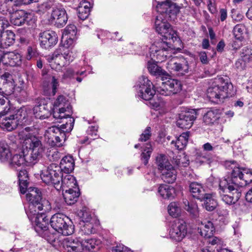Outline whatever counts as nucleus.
Segmentation results:
<instances>
[{"label":"nucleus","instance_id":"13","mask_svg":"<svg viewBox=\"0 0 252 252\" xmlns=\"http://www.w3.org/2000/svg\"><path fill=\"white\" fill-rule=\"evenodd\" d=\"M161 86L158 88V92L163 95H171L176 94L182 90V85L178 80L171 79L167 75L162 77Z\"/></svg>","mask_w":252,"mask_h":252},{"label":"nucleus","instance_id":"52","mask_svg":"<svg viewBox=\"0 0 252 252\" xmlns=\"http://www.w3.org/2000/svg\"><path fill=\"white\" fill-rule=\"evenodd\" d=\"M246 27L243 24H237L233 29V34L236 39H244Z\"/></svg>","mask_w":252,"mask_h":252},{"label":"nucleus","instance_id":"4","mask_svg":"<svg viewBox=\"0 0 252 252\" xmlns=\"http://www.w3.org/2000/svg\"><path fill=\"white\" fill-rule=\"evenodd\" d=\"M172 42L163 41V39H161V41L153 44L150 48L149 52L152 60L156 62H162L171 57V54L174 53L176 49H180L176 47V43L173 44Z\"/></svg>","mask_w":252,"mask_h":252},{"label":"nucleus","instance_id":"5","mask_svg":"<svg viewBox=\"0 0 252 252\" xmlns=\"http://www.w3.org/2000/svg\"><path fill=\"white\" fill-rule=\"evenodd\" d=\"M26 191L27 199L29 202V209L26 211V213H29L31 216V213H34V212L37 210L45 212L51 210V206L49 201L46 199H42L41 192L37 188H27Z\"/></svg>","mask_w":252,"mask_h":252},{"label":"nucleus","instance_id":"9","mask_svg":"<svg viewBox=\"0 0 252 252\" xmlns=\"http://www.w3.org/2000/svg\"><path fill=\"white\" fill-rule=\"evenodd\" d=\"M40 177L42 181L47 185H53L59 190V186L63 177V173L59 165L50 164L46 169L41 171Z\"/></svg>","mask_w":252,"mask_h":252},{"label":"nucleus","instance_id":"48","mask_svg":"<svg viewBox=\"0 0 252 252\" xmlns=\"http://www.w3.org/2000/svg\"><path fill=\"white\" fill-rule=\"evenodd\" d=\"M82 251L83 250L86 251H92L96 247L97 249H99L98 245L100 242L99 240L95 239H90L85 240L82 241Z\"/></svg>","mask_w":252,"mask_h":252},{"label":"nucleus","instance_id":"38","mask_svg":"<svg viewBox=\"0 0 252 252\" xmlns=\"http://www.w3.org/2000/svg\"><path fill=\"white\" fill-rule=\"evenodd\" d=\"M189 137V132H184L181 134L176 141H172L171 143L178 150H183L188 142Z\"/></svg>","mask_w":252,"mask_h":252},{"label":"nucleus","instance_id":"21","mask_svg":"<svg viewBox=\"0 0 252 252\" xmlns=\"http://www.w3.org/2000/svg\"><path fill=\"white\" fill-rule=\"evenodd\" d=\"M52 22L58 28L63 27L67 23L68 18L65 10L62 7L53 9L51 14Z\"/></svg>","mask_w":252,"mask_h":252},{"label":"nucleus","instance_id":"2","mask_svg":"<svg viewBox=\"0 0 252 252\" xmlns=\"http://www.w3.org/2000/svg\"><path fill=\"white\" fill-rule=\"evenodd\" d=\"M25 139L26 144H29V150L27 152L22 150L19 153L12 155L8 163L9 166L14 169L22 166H32L36 163L42 158L45 149L41 141L35 136H31L30 134L26 135Z\"/></svg>","mask_w":252,"mask_h":252},{"label":"nucleus","instance_id":"49","mask_svg":"<svg viewBox=\"0 0 252 252\" xmlns=\"http://www.w3.org/2000/svg\"><path fill=\"white\" fill-rule=\"evenodd\" d=\"M157 165L158 170L160 172L163 171L164 169H167L168 167L172 168V165L166 159L164 155H160L157 157L156 158Z\"/></svg>","mask_w":252,"mask_h":252},{"label":"nucleus","instance_id":"47","mask_svg":"<svg viewBox=\"0 0 252 252\" xmlns=\"http://www.w3.org/2000/svg\"><path fill=\"white\" fill-rule=\"evenodd\" d=\"M173 162L179 169H182V167H186L189 165V159L188 157L184 154L174 157Z\"/></svg>","mask_w":252,"mask_h":252},{"label":"nucleus","instance_id":"31","mask_svg":"<svg viewBox=\"0 0 252 252\" xmlns=\"http://www.w3.org/2000/svg\"><path fill=\"white\" fill-rule=\"evenodd\" d=\"M15 41V34L13 32L7 30L3 32L0 40V47L6 48L12 45Z\"/></svg>","mask_w":252,"mask_h":252},{"label":"nucleus","instance_id":"63","mask_svg":"<svg viewBox=\"0 0 252 252\" xmlns=\"http://www.w3.org/2000/svg\"><path fill=\"white\" fill-rule=\"evenodd\" d=\"M1 79L2 80V83H7L8 82H15L13 76L8 72L4 73L1 76Z\"/></svg>","mask_w":252,"mask_h":252},{"label":"nucleus","instance_id":"18","mask_svg":"<svg viewBox=\"0 0 252 252\" xmlns=\"http://www.w3.org/2000/svg\"><path fill=\"white\" fill-rule=\"evenodd\" d=\"M167 68L170 71H176L182 74L187 73L189 66L188 61L184 58H173L166 63Z\"/></svg>","mask_w":252,"mask_h":252},{"label":"nucleus","instance_id":"44","mask_svg":"<svg viewBox=\"0 0 252 252\" xmlns=\"http://www.w3.org/2000/svg\"><path fill=\"white\" fill-rule=\"evenodd\" d=\"M207 27L208 32L207 33L206 32L207 37V39H206V49L209 47L210 43L212 45H216L218 41V36L214 28L209 26Z\"/></svg>","mask_w":252,"mask_h":252},{"label":"nucleus","instance_id":"8","mask_svg":"<svg viewBox=\"0 0 252 252\" xmlns=\"http://www.w3.org/2000/svg\"><path fill=\"white\" fill-rule=\"evenodd\" d=\"M72 223L68 217L61 213L52 216L50 220L51 227L63 235H69L73 233L74 227Z\"/></svg>","mask_w":252,"mask_h":252},{"label":"nucleus","instance_id":"28","mask_svg":"<svg viewBox=\"0 0 252 252\" xmlns=\"http://www.w3.org/2000/svg\"><path fill=\"white\" fill-rule=\"evenodd\" d=\"M12 155L10 146L4 141L0 142V161L8 164Z\"/></svg>","mask_w":252,"mask_h":252},{"label":"nucleus","instance_id":"19","mask_svg":"<svg viewBox=\"0 0 252 252\" xmlns=\"http://www.w3.org/2000/svg\"><path fill=\"white\" fill-rule=\"evenodd\" d=\"M39 40L42 48L48 49L57 43L58 37L55 32L46 31L40 33Z\"/></svg>","mask_w":252,"mask_h":252},{"label":"nucleus","instance_id":"55","mask_svg":"<svg viewBox=\"0 0 252 252\" xmlns=\"http://www.w3.org/2000/svg\"><path fill=\"white\" fill-rule=\"evenodd\" d=\"M15 87V82L3 83L2 84V88L0 89V90H2V93L8 95L13 92Z\"/></svg>","mask_w":252,"mask_h":252},{"label":"nucleus","instance_id":"11","mask_svg":"<svg viewBox=\"0 0 252 252\" xmlns=\"http://www.w3.org/2000/svg\"><path fill=\"white\" fill-rule=\"evenodd\" d=\"M155 29L156 31L162 37L161 39L168 40L172 42L180 43V40L177 37L176 32L171 27L170 25L162 20V17L161 15L157 16L155 21Z\"/></svg>","mask_w":252,"mask_h":252},{"label":"nucleus","instance_id":"39","mask_svg":"<svg viewBox=\"0 0 252 252\" xmlns=\"http://www.w3.org/2000/svg\"><path fill=\"white\" fill-rule=\"evenodd\" d=\"M221 110L217 108H211L206 112V123H213L220 118Z\"/></svg>","mask_w":252,"mask_h":252},{"label":"nucleus","instance_id":"27","mask_svg":"<svg viewBox=\"0 0 252 252\" xmlns=\"http://www.w3.org/2000/svg\"><path fill=\"white\" fill-rule=\"evenodd\" d=\"M80 194L78 187H75L74 189L69 188L64 190L63 193L65 203L69 205L75 204L77 202Z\"/></svg>","mask_w":252,"mask_h":252},{"label":"nucleus","instance_id":"43","mask_svg":"<svg viewBox=\"0 0 252 252\" xmlns=\"http://www.w3.org/2000/svg\"><path fill=\"white\" fill-rule=\"evenodd\" d=\"M10 101L5 96L0 95V115H5L11 113L12 108L9 105Z\"/></svg>","mask_w":252,"mask_h":252},{"label":"nucleus","instance_id":"3","mask_svg":"<svg viewBox=\"0 0 252 252\" xmlns=\"http://www.w3.org/2000/svg\"><path fill=\"white\" fill-rule=\"evenodd\" d=\"M207 96L209 100L215 104H220L231 94L233 89L232 83L227 78L218 77L209 80Z\"/></svg>","mask_w":252,"mask_h":252},{"label":"nucleus","instance_id":"37","mask_svg":"<svg viewBox=\"0 0 252 252\" xmlns=\"http://www.w3.org/2000/svg\"><path fill=\"white\" fill-rule=\"evenodd\" d=\"M158 192L164 199H170L175 194V189L172 186L167 185H161L158 189Z\"/></svg>","mask_w":252,"mask_h":252},{"label":"nucleus","instance_id":"46","mask_svg":"<svg viewBox=\"0 0 252 252\" xmlns=\"http://www.w3.org/2000/svg\"><path fill=\"white\" fill-rule=\"evenodd\" d=\"M78 215L80 219L79 222L85 223L91 221L92 220H97L95 217L92 216L89 209L86 207L80 210L78 212Z\"/></svg>","mask_w":252,"mask_h":252},{"label":"nucleus","instance_id":"45","mask_svg":"<svg viewBox=\"0 0 252 252\" xmlns=\"http://www.w3.org/2000/svg\"><path fill=\"white\" fill-rule=\"evenodd\" d=\"M41 235L53 246L58 247L60 246V240L59 239L57 234L51 233L47 230L43 234H41Z\"/></svg>","mask_w":252,"mask_h":252},{"label":"nucleus","instance_id":"7","mask_svg":"<svg viewBox=\"0 0 252 252\" xmlns=\"http://www.w3.org/2000/svg\"><path fill=\"white\" fill-rule=\"evenodd\" d=\"M46 60L52 69L60 70L70 63V51L64 46H60L52 55L47 56Z\"/></svg>","mask_w":252,"mask_h":252},{"label":"nucleus","instance_id":"17","mask_svg":"<svg viewBox=\"0 0 252 252\" xmlns=\"http://www.w3.org/2000/svg\"><path fill=\"white\" fill-rule=\"evenodd\" d=\"M200 110L192 109L180 114L176 122L177 126L183 129H189L191 127L196 118L197 111Z\"/></svg>","mask_w":252,"mask_h":252},{"label":"nucleus","instance_id":"35","mask_svg":"<svg viewBox=\"0 0 252 252\" xmlns=\"http://www.w3.org/2000/svg\"><path fill=\"white\" fill-rule=\"evenodd\" d=\"M98 220H92L87 222H79L81 231L85 235H90L96 232V226L97 225Z\"/></svg>","mask_w":252,"mask_h":252},{"label":"nucleus","instance_id":"62","mask_svg":"<svg viewBox=\"0 0 252 252\" xmlns=\"http://www.w3.org/2000/svg\"><path fill=\"white\" fill-rule=\"evenodd\" d=\"M207 7L208 10L212 14H216L217 12L216 0H208Z\"/></svg>","mask_w":252,"mask_h":252},{"label":"nucleus","instance_id":"60","mask_svg":"<svg viewBox=\"0 0 252 252\" xmlns=\"http://www.w3.org/2000/svg\"><path fill=\"white\" fill-rule=\"evenodd\" d=\"M97 37L99 39H101L102 40L104 39L105 37L106 38H109L111 36V38H113L114 40H120L121 38H117L116 37L114 38L113 36L111 35V34L109 32L107 31H100L98 32V33L97 34Z\"/></svg>","mask_w":252,"mask_h":252},{"label":"nucleus","instance_id":"15","mask_svg":"<svg viewBox=\"0 0 252 252\" xmlns=\"http://www.w3.org/2000/svg\"><path fill=\"white\" fill-rule=\"evenodd\" d=\"M187 234L186 222L183 220H174L169 230L170 238L176 242L181 241Z\"/></svg>","mask_w":252,"mask_h":252},{"label":"nucleus","instance_id":"10","mask_svg":"<svg viewBox=\"0 0 252 252\" xmlns=\"http://www.w3.org/2000/svg\"><path fill=\"white\" fill-rule=\"evenodd\" d=\"M72 113V107L68 99L63 95H59L53 103V116L55 119L70 117Z\"/></svg>","mask_w":252,"mask_h":252},{"label":"nucleus","instance_id":"57","mask_svg":"<svg viewBox=\"0 0 252 252\" xmlns=\"http://www.w3.org/2000/svg\"><path fill=\"white\" fill-rule=\"evenodd\" d=\"M86 71L85 70L79 71H75L71 68H68L67 69L66 72L64 73L63 77L64 78H75V76L78 75H83L85 74Z\"/></svg>","mask_w":252,"mask_h":252},{"label":"nucleus","instance_id":"58","mask_svg":"<svg viewBox=\"0 0 252 252\" xmlns=\"http://www.w3.org/2000/svg\"><path fill=\"white\" fill-rule=\"evenodd\" d=\"M151 135V127L150 126H147L140 135L139 141L142 142L146 141L150 139Z\"/></svg>","mask_w":252,"mask_h":252},{"label":"nucleus","instance_id":"16","mask_svg":"<svg viewBox=\"0 0 252 252\" xmlns=\"http://www.w3.org/2000/svg\"><path fill=\"white\" fill-rule=\"evenodd\" d=\"M23 111L21 110L17 111L15 114L10 115L9 117H5L0 121V126L2 128L8 131L15 129L21 123V120L25 117V113L22 118Z\"/></svg>","mask_w":252,"mask_h":252},{"label":"nucleus","instance_id":"6","mask_svg":"<svg viewBox=\"0 0 252 252\" xmlns=\"http://www.w3.org/2000/svg\"><path fill=\"white\" fill-rule=\"evenodd\" d=\"M74 119L70 118L65 124L60 127L52 126L49 127L45 132V136L48 139V142L52 146H59L62 140H65L66 133H69L73 129Z\"/></svg>","mask_w":252,"mask_h":252},{"label":"nucleus","instance_id":"40","mask_svg":"<svg viewBox=\"0 0 252 252\" xmlns=\"http://www.w3.org/2000/svg\"><path fill=\"white\" fill-rule=\"evenodd\" d=\"M218 206L215 193H206V210L215 211Z\"/></svg>","mask_w":252,"mask_h":252},{"label":"nucleus","instance_id":"53","mask_svg":"<svg viewBox=\"0 0 252 252\" xmlns=\"http://www.w3.org/2000/svg\"><path fill=\"white\" fill-rule=\"evenodd\" d=\"M153 149L152 146L150 144H147L145 149L141 155V159L145 165H146L151 156Z\"/></svg>","mask_w":252,"mask_h":252},{"label":"nucleus","instance_id":"22","mask_svg":"<svg viewBox=\"0 0 252 252\" xmlns=\"http://www.w3.org/2000/svg\"><path fill=\"white\" fill-rule=\"evenodd\" d=\"M44 101V98H38L35 100L36 104L33 107V111L35 117L37 119H45L51 115L47 104L45 103Z\"/></svg>","mask_w":252,"mask_h":252},{"label":"nucleus","instance_id":"25","mask_svg":"<svg viewBox=\"0 0 252 252\" xmlns=\"http://www.w3.org/2000/svg\"><path fill=\"white\" fill-rule=\"evenodd\" d=\"M11 22L15 26H21L27 20L29 14L23 10H18L15 7L14 11L10 13Z\"/></svg>","mask_w":252,"mask_h":252},{"label":"nucleus","instance_id":"36","mask_svg":"<svg viewBox=\"0 0 252 252\" xmlns=\"http://www.w3.org/2000/svg\"><path fill=\"white\" fill-rule=\"evenodd\" d=\"M161 173V179L166 183L172 184L175 182L177 177V172L172 166V168L168 167L164 169Z\"/></svg>","mask_w":252,"mask_h":252},{"label":"nucleus","instance_id":"20","mask_svg":"<svg viewBox=\"0 0 252 252\" xmlns=\"http://www.w3.org/2000/svg\"><path fill=\"white\" fill-rule=\"evenodd\" d=\"M180 6L170 0L158 2L156 6L157 11L161 14L176 15L180 11Z\"/></svg>","mask_w":252,"mask_h":252},{"label":"nucleus","instance_id":"41","mask_svg":"<svg viewBox=\"0 0 252 252\" xmlns=\"http://www.w3.org/2000/svg\"><path fill=\"white\" fill-rule=\"evenodd\" d=\"M148 69L150 73L153 75L161 76V78L167 76L166 72L155 63L149 62Z\"/></svg>","mask_w":252,"mask_h":252},{"label":"nucleus","instance_id":"54","mask_svg":"<svg viewBox=\"0 0 252 252\" xmlns=\"http://www.w3.org/2000/svg\"><path fill=\"white\" fill-rule=\"evenodd\" d=\"M38 56L37 49L35 46H29L27 48L26 58L28 60L35 59Z\"/></svg>","mask_w":252,"mask_h":252},{"label":"nucleus","instance_id":"29","mask_svg":"<svg viewBox=\"0 0 252 252\" xmlns=\"http://www.w3.org/2000/svg\"><path fill=\"white\" fill-rule=\"evenodd\" d=\"M65 174L64 176L63 174V177H62L60 185L59 186V189H62L63 191L66 189V188L74 189L75 187H78L75 177L69 173Z\"/></svg>","mask_w":252,"mask_h":252},{"label":"nucleus","instance_id":"33","mask_svg":"<svg viewBox=\"0 0 252 252\" xmlns=\"http://www.w3.org/2000/svg\"><path fill=\"white\" fill-rule=\"evenodd\" d=\"M91 3L86 0L80 1L77 8L78 16L82 20L86 19L89 14L91 8Z\"/></svg>","mask_w":252,"mask_h":252},{"label":"nucleus","instance_id":"32","mask_svg":"<svg viewBox=\"0 0 252 252\" xmlns=\"http://www.w3.org/2000/svg\"><path fill=\"white\" fill-rule=\"evenodd\" d=\"M59 167L61 168V172L64 173H70L74 170V161L71 156L64 157L60 162Z\"/></svg>","mask_w":252,"mask_h":252},{"label":"nucleus","instance_id":"51","mask_svg":"<svg viewBox=\"0 0 252 252\" xmlns=\"http://www.w3.org/2000/svg\"><path fill=\"white\" fill-rule=\"evenodd\" d=\"M168 212L173 218L178 217L181 213V209L176 202H171L168 207Z\"/></svg>","mask_w":252,"mask_h":252},{"label":"nucleus","instance_id":"64","mask_svg":"<svg viewBox=\"0 0 252 252\" xmlns=\"http://www.w3.org/2000/svg\"><path fill=\"white\" fill-rule=\"evenodd\" d=\"M244 39H236L233 41L232 46L234 49H239L243 45L242 42L244 41Z\"/></svg>","mask_w":252,"mask_h":252},{"label":"nucleus","instance_id":"59","mask_svg":"<svg viewBox=\"0 0 252 252\" xmlns=\"http://www.w3.org/2000/svg\"><path fill=\"white\" fill-rule=\"evenodd\" d=\"M77 32V29L74 25H69L65 29L63 34L65 36H74Z\"/></svg>","mask_w":252,"mask_h":252},{"label":"nucleus","instance_id":"61","mask_svg":"<svg viewBox=\"0 0 252 252\" xmlns=\"http://www.w3.org/2000/svg\"><path fill=\"white\" fill-rule=\"evenodd\" d=\"M112 252H132V251L123 245L119 244L112 248Z\"/></svg>","mask_w":252,"mask_h":252},{"label":"nucleus","instance_id":"23","mask_svg":"<svg viewBox=\"0 0 252 252\" xmlns=\"http://www.w3.org/2000/svg\"><path fill=\"white\" fill-rule=\"evenodd\" d=\"M25 0H0V12L5 15L14 11L15 7L25 3Z\"/></svg>","mask_w":252,"mask_h":252},{"label":"nucleus","instance_id":"30","mask_svg":"<svg viewBox=\"0 0 252 252\" xmlns=\"http://www.w3.org/2000/svg\"><path fill=\"white\" fill-rule=\"evenodd\" d=\"M189 190L193 197L200 201L205 199V189L203 186L197 183L192 182L189 185Z\"/></svg>","mask_w":252,"mask_h":252},{"label":"nucleus","instance_id":"50","mask_svg":"<svg viewBox=\"0 0 252 252\" xmlns=\"http://www.w3.org/2000/svg\"><path fill=\"white\" fill-rule=\"evenodd\" d=\"M185 209L188 211L193 218H196L199 215L197 205L193 202H189L188 200L184 202Z\"/></svg>","mask_w":252,"mask_h":252},{"label":"nucleus","instance_id":"14","mask_svg":"<svg viewBox=\"0 0 252 252\" xmlns=\"http://www.w3.org/2000/svg\"><path fill=\"white\" fill-rule=\"evenodd\" d=\"M34 213H26L30 220L32 225H34L35 230L41 234H43L48 230V219L47 218L46 213L43 211L35 210Z\"/></svg>","mask_w":252,"mask_h":252},{"label":"nucleus","instance_id":"1","mask_svg":"<svg viewBox=\"0 0 252 252\" xmlns=\"http://www.w3.org/2000/svg\"><path fill=\"white\" fill-rule=\"evenodd\" d=\"M225 168L230 171L231 177L221 179L220 182V188L224 191L227 189L229 194L222 196V200L226 204H235L241 196V188L252 182V171L250 169L240 167L234 160L226 161Z\"/></svg>","mask_w":252,"mask_h":252},{"label":"nucleus","instance_id":"24","mask_svg":"<svg viewBox=\"0 0 252 252\" xmlns=\"http://www.w3.org/2000/svg\"><path fill=\"white\" fill-rule=\"evenodd\" d=\"M63 247L67 252H82V243L78 239L68 237L63 241Z\"/></svg>","mask_w":252,"mask_h":252},{"label":"nucleus","instance_id":"34","mask_svg":"<svg viewBox=\"0 0 252 252\" xmlns=\"http://www.w3.org/2000/svg\"><path fill=\"white\" fill-rule=\"evenodd\" d=\"M215 232V228L213 223L208 220L206 223V239L208 238L207 243L209 244L215 245L219 242V240L217 237H212Z\"/></svg>","mask_w":252,"mask_h":252},{"label":"nucleus","instance_id":"12","mask_svg":"<svg viewBox=\"0 0 252 252\" xmlns=\"http://www.w3.org/2000/svg\"><path fill=\"white\" fill-rule=\"evenodd\" d=\"M135 87L136 95L144 100H149L153 98L156 93L153 83L145 76L139 78L137 84Z\"/></svg>","mask_w":252,"mask_h":252},{"label":"nucleus","instance_id":"56","mask_svg":"<svg viewBox=\"0 0 252 252\" xmlns=\"http://www.w3.org/2000/svg\"><path fill=\"white\" fill-rule=\"evenodd\" d=\"M241 55V58L245 62H249L252 61V49L244 47L242 49Z\"/></svg>","mask_w":252,"mask_h":252},{"label":"nucleus","instance_id":"26","mask_svg":"<svg viewBox=\"0 0 252 252\" xmlns=\"http://www.w3.org/2000/svg\"><path fill=\"white\" fill-rule=\"evenodd\" d=\"M47 76L50 83L46 86L43 84V92L45 95L49 96H54L57 93V89L59 86L57 79L54 75L47 74Z\"/></svg>","mask_w":252,"mask_h":252},{"label":"nucleus","instance_id":"42","mask_svg":"<svg viewBox=\"0 0 252 252\" xmlns=\"http://www.w3.org/2000/svg\"><path fill=\"white\" fill-rule=\"evenodd\" d=\"M20 190L21 193L25 194L28 187V174L25 170H21L18 174Z\"/></svg>","mask_w":252,"mask_h":252}]
</instances>
